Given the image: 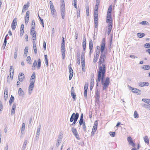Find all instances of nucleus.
<instances>
[{
  "instance_id": "obj_1",
  "label": "nucleus",
  "mask_w": 150,
  "mask_h": 150,
  "mask_svg": "<svg viewBox=\"0 0 150 150\" xmlns=\"http://www.w3.org/2000/svg\"><path fill=\"white\" fill-rule=\"evenodd\" d=\"M105 72V66L104 64H102V66L99 67L98 72L96 81L98 82L101 81V83L103 85V90H106L108 88L110 83L109 78L107 77L105 80H104Z\"/></svg>"
},
{
  "instance_id": "obj_2",
  "label": "nucleus",
  "mask_w": 150,
  "mask_h": 150,
  "mask_svg": "<svg viewBox=\"0 0 150 150\" xmlns=\"http://www.w3.org/2000/svg\"><path fill=\"white\" fill-rule=\"evenodd\" d=\"M79 114L78 113H76L75 114L74 113H73L71 115L70 121V122H72L73 121L74 122L72 124L70 125V126H75V124L79 118Z\"/></svg>"
},
{
  "instance_id": "obj_3",
  "label": "nucleus",
  "mask_w": 150,
  "mask_h": 150,
  "mask_svg": "<svg viewBox=\"0 0 150 150\" xmlns=\"http://www.w3.org/2000/svg\"><path fill=\"white\" fill-rule=\"evenodd\" d=\"M101 53V54L99 61L98 66L99 67L102 66V64H104L103 63L104 62V60L106 58L105 54L103 53Z\"/></svg>"
},
{
  "instance_id": "obj_4",
  "label": "nucleus",
  "mask_w": 150,
  "mask_h": 150,
  "mask_svg": "<svg viewBox=\"0 0 150 150\" xmlns=\"http://www.w3.org/2000/svg\"><path fill=\"white\" fill-rule=\"evenodd\" d=\"M105 42L104 38H103L101 42L100 45V51L101 53H103V52L105 48Z\"/></svg>"
},
{
  "instance_id": "obj_5",
  "label": "nucleus",
  "mask_w": 150,
  "mask_h": 150,
  "mask_svg": "<svg viewBox=\"0 0 150 150\" xmlns=\"http://www.w3.org/2000/svg\"><path fill=\"white\" fill-rule=\"evenodd\" d=\"M34 83H34V81L33 82L32 81V82H30L29 86L28 88V93L29 95H30L32 93L33 89L34 88Z\"/></svg>"
},
{
  "instance_id": "obj_6",
  "label": "nucleus",
  "mask_w": 150,
  "mask_h": 150,
  "mask_svg": "<svg viewBox=\"0 0 150 150\" xmlns=\"http://www.w3.org/2000/svg\"><path fill=\"white\" fill-rule=\"evenodd\" d=\"M17 18H14L13 20L12 23L11 24V28L12 29L14 30H15L16 26L17 25Z\"/></svg>"
},
{
  "instance_id": "obj_7",
  "label": "nucleus",
  "mask_w": 150,
  "mask_h": 150,
  "mask_svg": "<svg viewBox=\"0 0 150 150\" xmlns=\"http://www.w3.org/2000/svg\"><path fill=\"white\" fill-rule=\"evenodd\" d=\"M62 138H63L62 134H59V137L57 139V143L56 144V146H59L60 144L61 143V142H62Z\"/></svg>"
},
{
  "instance_id": "obj_8",
  "label": "nucleus",
  "mask_w": 150,
  "mask_h": 150,
  "mask_svg": "<svg viewBox=\"0 0 150 150\" xmlns=\"http://www.w3.org/2000/svg\"><path fill=\"white\" fill-rule=\"evenodd\" d=\"M100 91L98 88H96V91H95V95L96 96V99L97 100H99V99L100 98Z\"/></svg>"
},
{
  "instance_id": "obj_9",
  "label": "nucleus",
  "mask_w": 150,
  "mask_h": 150,
  "mask_svg": "<svg viewBox=\"0 0 150 150\" xmlns=\"http://www.w3.org/2000/svg\"><path fill=\"white\" fill-rule=\"evenodd\" d=\"M25 76L24 74L22 73H20L18 76V79L19 81L22 82L23 81L24 78Z\"/></svg>"
},
{
  "instance_id": "obj_10",
  "label": "nucleus",
  "mask_w": 150,
  "mask_h": 150,
  "mask_svg": "<svg viewBox=\"0 0 150 150\" xmlns=\"http://www.w3.org/2000/svg\"><path fill=\"white\" fill-rule=\"evenodd\" d=\"M69 70L70 73L69 79L70 80L72 79L73 75V71L71 67H69Z\"/></svg>"
},
{
  "instance_id": "obj_11",
  "label": "nucleus",
  "mask_w": 150,
  "mask_h": 150,
  "mask_svg": "<svg viewBox=\"0 0 150 150\" xmlns=\"http://www.w3.org/2000/svg\"><path fill=\"white\" fill-rule=\"evenodd\" d=\"M30 15V12L29 11H27L26 13V16L25 19V23L26 24H27L29 20Z\"/></svg>"
},
{
  "instance_id": "obj_12",
  "label": "nucleus",
  "mask_w": 150,
  "mask_h": 150,
  "mask_svg": "<svg viewBox=\"0 0 150 150\" xmlns=\"http://www.w3.org/2000/svg\"><path fill=\"white\" fill-rule=\"evenodd\" d=\"M16 105V103H14L13 104L11 112V115H13L15 113Z\"/></svg>"
},
{
  "instance_id": "obj_13",
  "label": "nucleus",
  "mask_w": 150,
  "mask_h": 150,
  "mask_svg": "<svg viewBox=\"0 0 150 150\" xmlns=\"http://www.w3.org/2000/svg\"><path fill=\"white\" fill-rule=\"evenodd\" d=\"M131 88V90L133 93L138 94H140L141 91L137 88Z\"/></svg>"
},
{
  "instance_id": "obj_14",
  "label": "nucleus",
  "mask_w": 150,
  "mask_h": 150,
  "mask_svg": "<svg viewBox=\"0 0 150 150\" xmlns=\"http://www.w3.org/2000/svg\"><path fill=\"white\" fill-rule=\"evenodd\" d=\"M149 85V83L147 82H140L139 83V85L141 87L144 86H148Z\"/></svg>"
},
{
  "instance_id": "obj_15",
  "label": "nucleus",
  "mask_w": 150,
  "mask_h": 150,
  "mask_svg": "<svg viewBox=\"0 0 150 150\" xmlns=\"http://www.w3.org/2000/svg\"><path fill=\"white\" fill-rule=\"evenodd\" d=\"M62 5L61 6V11H65L64 2V0H61Z\"/></svg>"
},
{
  "instance_id": "obj_16",
  "label": "nucleus",
  "mask_w": 150,
  "mask_h": 150,
  "mask_svg": "<svg viewBox=\"0 0 150 150\" xmlns=\"http://www.w3.org/2000/svg\"><path fill=\"white\" fill-rule=\"evenodd\" d=\"M30 34L32 35V39L33 40H35L36 39V32L34 31L33 32L30 31Z\"/></svg>"
},
{
  "instance_id": "obj_17",
  "label": "nucleus",
  "mask_w": 150,
  "mask_h": 150,
  "mask_svg": "<svg viewBox=\"0 0 150 150\" xmlns=\"http://www.w3.org/2000/svg\"><path fill=\"white\" fill-rule=\"evenodd\" d=\"M127 141L132 146H135V144L133 143L131 137H128L127 138Z\"/></svg>"
},
{
  "instance_id": "obj_18",
  "label": "nucleus",
  "mask_w": 150,
  "mask_h": 150,
  "mask_svg": "<svg viewBox=\"0 0 150 150\" xmlns=\"http://www.w3.org/2000/svg\"><path fill=\"white\" fill-rule=\"evenodd\" d=\"M35 72H33L32 75L31 76V78L30 80V82L34 81V83L35 82Z\"/></svg>"
},
{
  "instance_id": "obj_19",
  "label": "nucleus",
  "mask_w": 150,
  "mask_h": 150,
  "mask_svg": "<svg viewBox=\"0 0 150 150\" xmlns=\"http://www.w3.org/2000/svg\"><path fill=\"white\" fill-rule=\"evenodd\" d=\"M111 14H107L106 21V23H108L110 22H112L111 20Z\"/></svg>"
},
{
  "instance_id": "obj_20",
  "label": "nucleus",
  "mask_w": 150,
  "mask_h": 150,
  "mask_svg": "<svg viewBox=\"0 0 150 150\" xmlns=\"http://www.w3.org/2000/svg\"><path fill=\"white\" fill-rule=\"evenodd\" d=\"M8 89L6 88L4 89V99L5 100H6L8 98Z\"/></svg>"
},
{
  "instance_id": "obj_21",
  "label": "nucleus",
  "mask_w": 150,
  "mask_h": 150,
  "mask_svg": "<svg viewBox=\"0 0 150 150\" xmlns=\"http://www.w3.org/2000/svg\"><path fill=\"white\" fill-rule=\"evenodd\" d=\"M83 122H84L83 121V113H82L79 121V125L80 126L82 125V124H83Z\"/></svg>"
},
{
  "instance_id": "obj_22",
  "label": "nucleus",
  "mask_w": 150,
  "mask_h": 150,
  "mask_svg": "<svg viewBox=\"0 0 150 150\" xmlns=\"http://www.w3.org/2000/svg\"><path fill=\"white\" fill-rule=\"evenodd\" d=\"M89 8L88 3L86 4V9L87 15L88 16L89 15Z\"/></svg>"
},
{
  "instance_id": "obj_23",
  "label": "nucleus",
  "mask_w": 150,
  "mask_h": 150,
  "mask_svg": "<svg viewBox=\"0 0 150 150\" xmlns=\"http://www.w3.org/2000/svg\"><path fill=\"white\" fill-rule=\"evenodd\" d=\"M41 125H39L38 128L36 133V137H38L40 135V130Z\"/></svg>"
},
{
  "instance_id": "obj_24",
  "label": "nucleus",
  "mask_w": 150,
  "mask_h": 150,
  "mask_svg": "<svg viewBox=\"0 0 150 150\" xmlns=\"http://www.w3.org/2000/svg\"><path fill=\"white\" fill-rule=\"evenodd\" d=\"M18 93L20 96H23L24 95V92L23 90L20 88L18 90Z\"/></svg>"
},
{
  "instance_id": "obj_25",
  "label": "nucleus",
  "mask_w": 150,
  "mask_h": 150,
  "mask_svg": "<svg viewBox=\"0 0 150 150\" xmlns=\"http://www.w3.org/2000/svg\"><path fill=\"white\" fill-rule=\"evenodd\" d=\"M144 142L147 144H149V139L148 138V137L147 136H145L143 137Z\"/></svg>"
},
{
  "instance_id": "obj_26",
  "label": "nucleus",
  "mask_w": 150,
  "mask_h": 150,
  "mask_svg": "<svg viewBox=\"0 0 150 150\" xmlns=\"http://www.w3.org/2000/svg\"><path fill=\"white\" fill-rule=\"evenodd\" d=\"M18 51V48L17 47H16L15 49V52L14 53V58L15 59H16L17 57V52Z\"/></svg>"
},
{
  "instance_id": "obj_27",
  "label": "nucleus",
  "mask_w": 150,
  "mask_h": 150,
  "mask_svg": "<svg viewBox=\"0 0 150 150\" xmlns=\"http://www.w3.org/2000/svg\"><path fill=\"white\" fill-rule=\"evenodd\" d=\"M38 64L37 66V69H40L41 67V61L40 59H39L37 61Z\"/></svg>"
},
{
  "instance_id": "obj_28",
  "label": "nucleus",
  "mask_w": 150,
  "mask_h": 150,
  "mask_svg": "<svg viewBox=\"0 0 150 150\" xmlns=\"http://www.w3.org/2000/svg\"><path fill=\"white\" fill-rule=\"evenodd\" d=\"M14 100V98L12 96H11L9 100V103L10 105H11L12 102H13Z\"/></svg>"
},
{
  "instance_id": "obj_29",
  "label": "nucleus",
  "mask_w": 150,
  "mask_h": 150,
  "mask_svg": "<svg viewBox=\"0 0 150 150\" xmlns=\"http://www.w3.org/2000/svg\"><path fill=\"white\" fill-rule=\"evenodd\" d=\"M112 5H110L108 8V11L107 12V14H111L112 11Z\"/></svg>"
},
{
  "instance_id": "obj_30",
  "label": "nucleus",
  "mask_w": 150,
  "mask_h": 150,
  "mask_svg": "<svg viewBox=\"0 0 150 150\" xmlns=\"http://www.w3.org/2000/svg\"><path fill=\"white\" fill-rule=\"evenodd\" d=\"M145 34L143 33H138L137 34V36L139 38H142L145 36Z\"/></svg>"
},
{
  "instance_id": "obj_31",
  "label": "nucleus",
  "mask_w": 150,
  "mask_h": 150,
  "mask_svg": "<svg viewBox=\"0 0 150 150\" xmlns=\"http://www.w3.org/2000/svg\"><path fill=\"white\" fill-rule=\"evenodd\" d=\"M62 55L63 59H64L65 56V50H61Z\"/></svg>"
},
{
  "instance_id": "obj_32",
  "label": "nucleus",
  "mask_w": 150,
  "mask_h": 150,
  "mask_svg": "<svg viewBox=\"0 0 150 150\" xmlns=\"http://www.w3.org/2000/svg\"><path fill=\"white\" fill-rule=\"evenodd\" d=\"M142 69L146 70H148L150 69V66L147 65H144L142 67Z\"/></svg>"
},
{
  "instance_id": "obj_33",
  "label": "nucleus",
  "mask_w": 150,
  "mask_h": 150,
  "mask_svg": "<svg viewBox=\"0 0 150 150\" xmlns=\"http://www.w3.org/2000/svg\"><path fill=\"white\" fill-rule=\"evenodd\" d=\"M93 43L92 40H90L89 41V48H93Z\"/></svg>"
},
{
  "instance_id": "obj_34",
  "label": "nucleus",
  "mask_w": 150,
  "mask_h": 150,
  "mask_svg": "<svg viewBox=\"0 0 150 150\" xmlns=\"http://www.w3.org/2000/svg\"><path fill=\"white\" fill-rule=\"evenodd\" d=\"M98 57L99 56L96 55L94 56L93 59V62L94 63L96 62L97 61L98 59Z\"/></svg>"
},
{
  "instance_id": "obj_35",
  "label": "nucleus",
  "mask_w": 150,
  "mask_h": 150,
  "mask_svg": "<svg viewBox=\"0 0 150 150\" xmlns=\"http://www.w3.org/2000/svg\"><path fill=\"white\" fill-rule=\"evenodd\" d=\"M81 61H85V52H82L81 53Z\"/></svg>"
},
{
  "instance_id": "obj_36",
  "label": "nucleus",
  "mask_w": 150,
  "mask_h": 150,
  "mask_svg": "<svg viewBox=\"0 0 150 150\" xmlns=\"http://www.w3.org/2000/svg\"><path fill=\"white\" fill-rule=\"evenodd\" d=\"M37 65V61L36 60H35L34 61V62L33 63V65L32 66V69L34 70V69H33V67H36Z\"/></svg>"
},
{
  "instance_id": "obj_37",
  "label": "nucleus",
  "mask_w": 150,
  "mask_h": 150,
  "mask_svg": "<svg viewBox=\"0 0 150 150\" xmlns=\"http://www.w3.org/2000/svg\"><path fill=\"white\" fill-rule=\"evenodd\" d=\"M51 12L52 15H53V17H54L56 16V11L55 9H53L51 10Z\"/></svg>"
},
{
  "instance_id": "obj_38",
  "label": "nucleus",
  "mask_w": 150,
  "mask_h": 150,
  "mask_svg": "<svg viewBox=\"0 0 150 150\" xmlns=\"http://www.w3.org/2000/svg\"><path fill=\"white\" fill-rule=\"evenodd\" d=\"M71 131L74 134L78 133V132H77L76 129L75 128H74L73 127H72L71 129Z\"/></svg>"
},
{
  "instance_id": "obj_39",
  "label": "nucleus",
  "mask_w": 150,
  "mask_h": 150,
  "mask_svg": "<svg viewBox=\"0 0 150 150\" xmlns=\"http://www.w3.org/2000/svg\"><path fill=\"white\" fill-rule=\"evenodd\" d=\"M134 116L135 118H137L139 117V115L137 111H135L134 114Z\"/></svg>"
},
{
  "instance_id": "obj_40",
  "label": "nucleus",
  "mask_w": 150,
  "mask_h": 150,
  "mask_svg": "<svg viewBox=\"0 0 150 150\" xmlns=\"http://www.w3.org/2000/svg\"><path fill=\"white\" fill-rule=\"evenodd\" d=\"M83 125L82 126V128L83 129V130L85 132H86V125H85V122L84 121L83 122Z\"/></svg>"
},
{
  "instance_id": "obj_41",
  "label": "nucleus",
  "mask_w": 150,
  "mask_h": 150,
  "mask_svg": "<svg viewBox=\"0 0 150 150\" xmlns=\"http://www.w3.org/2000/svg\"><path fill=\"white\" fill-rule=\"evenodd\" d=\"M28 49L27 47H26L24 50V54L25 55V56H27V53L28 52Z\"/></svg>"
},
{
  "instance_id": "obj_42",
  "label": "nucleus",
  "mask_w": 150,
  "mask_h": 150,
  "mask_svg": "<svg viewBox=\"0 0 150 150\" xmlns=\"http://www.w3.org/2000/svg\"><path fill=\"white\" fill-rule=\"evenodd\" d=\"M25 128V124L23 123L22 124V127L21 128V132L24 131Z\"/></svg>"
},
{
  "instance_id": "obj_43",
  "label": "nucleus",
  "mask_w": 150,
  "mask_h": 150,
  "mask_svg": "<svg viewBox=\"0 0 150 150\" xmlns=\"http://www.w3.org/2000/svg\"><path fill=\"white\" fill-rule=\"evenodd\" d=\"M14 70L13 67L12 66H11L10 67V72L11 73H12V74H13Z\"/></svg>"
},
{
  "instance_id": "obj_44",
  "label": "nucleus",
  "mask_w": 150,
  "mask_h": 150,
  "mask_svg": "<svg viewBox=\"0 0 150 150\" xmlns=\"http://www.w3.org/2000/svg\"><path fill=\"white\" fill-rule=\"evenodd\" d=\"M61 16L63 19L65 17V11H61Z\"/></svg>"
},
{
  "instance_id": "obj_45",
  "label": "nucleus",
  "mask_w": 150,
  "mask_h": 150,
  "mask_svg": "<svg viewBox=\"0 0 150 150\" xmlns=\"http://www.w3.org/2000/svg\"><path fill=\"white\" fill-rule=\"evenodd\" d=\"M74 136H75V137H76V139H78V140L80 139V137H79V136L78 133V132L76 134H74Z\"/></svg>"
},
{
  "instance_id": "obj_46",
  "label": "nucleus",
  "mask_w": 150,
  "mask_h": 150,
  "mask_svg": "<svg viewBox=\"0 0 150 150\" xmlns=\"http://www.w3.org/2000/svg\"><path fill=\"white\" fill-rule=\"evenodd\" d=\"M71 95L74 99V100H76V94H75V93H71Z\"/></svg>"
},
{
  "instance_id": "obj_47",
  "label": "nucleus",
  "mask_w": 150,
  "mask_h": 150,
  "mask_svg": "<svg viewBox=\"0 0 150 150\" xmlns=\"http://www.w3.org/2000/svg\"><path fill=\"white\" fill-rule=\"evenodd\" d=\"M144 46L146 48H150V44L146 43L144 44Z\"/></svg>"
},
{
  "instance_id": "obj_48",
  "label": "nucleus",
  "mask_w": 150,
  "mask_h": 150,
  "mask_svg": "<svg viewBox=\"0 0 150 150\" xmlns=\"http://www.w3.org/2000/svg\"><path fill=\"white\" fill-rule=\"evenodd\" d=\"M94 83V81L93 80L92 81H91V85H90V90H91L93 88V83Z\"/></svg>"
},
{
  "instance_id": "obj_49",
  "label": "nucleus",
  "mask_w": 150,
  "mask_h": 150,
  "mask_svg": "<svg viewBox=\"0 0 150 150\" xmlns=\"http://www.w3.org/2000/svg\"><path fill=\"white\" fill-rule=\"evenodd\" d=\"M87 90H84V96L85 98H87Z\"/></svg>"
},
{
  "instance_id": "obj_50",
  "label": "nucleus",
  "mask_w": 150,
  "mask_h": 150,
  "mask_svg": "<svg viewBox=\"0 0 150 150\" xmlns=\"http://www.w3.org/2000/svg\"><path fill=\"white\" fill-rule=\"evenodd\" d=\"M77 0H74V4L73 5L76 8H77V6L76 4Z\"/></svg>"
},
{
  "instance_id": "obj_51",
  "label": "nucleus",
  "mask_w": 150,
  "mask_h": 150,
  "mask_svg": "<svg viewBox=\"0 0 150 150\" xmlns=\"http://www.w3.org/2000/svg\"><path fill=\"white\" fill-rule=\"evenodd\" d=\"M115 132H111L110 133V135L112 137L115 136Z\"/></svg>"
},
{
  "instance_id": "obj_52",
  "label": "nucleus",
  "mask_w": 150,
  "mask_h": 150,
  "mask_svg": "<svg viewBox=\"0 0 150 150\" xmlns=\"http://www.w3.org/2000/svg\"><path fill=\"white\" fill-rule=\"evenodd\" d=\"M86 43H82V46L83 48V50L85 51L86 50Z\"/></svg>"
},
{
  "instance_id": "obj_53",
  "label": "nucleus",
  "mask_w": 150,
  "mask_h": 150,
  "mask_svg": "<svg viewBox=\"0 0 150 150\" xmlns=\"http://www.w3.org/2000/svg\"><path fill=\"white\" fill-rule=\"evenodd\" d=\"M88 87V83H86L84 86V90H87V89Z\"/></svg>"
},
{
  "instance_id": "obj_54",
  "label": "nucleus",
  "mask_w": 150,
  "mask_h": 150,
  "mask_svg": "<svg viewBox=\"0 0 150 150\" xmlns=\"http://www.w3.org/2000/svg\"><path fill=\"white\" fill-rule=\"evenodd\" d=\"M61 50H65L64 44L61 43Z\"/></svg>"
},
{
  "instance_id": "obj_55",
  "label": "nucleus",
  "mask_w": 150,
  "mask_h": 150,
  "mask_svg": "<svg viewBox=\"0 0 150 150\" xmlns=\"http://www.w3.org/2000/svg\"><path fill=\"white\" fill-rule=\"evenodd\" d=\"M99 4H96L95 7V11H98V5Z\"/></svg>"
},
{
  "instance_id": "obj_56",
  "label": "nucleus",
  "mask_w": 150,
  "mask_h": 150,
  "mask_svg": "<svg viewBox=\"0 0 150 150\" xmlns=\"http://www.w3.org/2000/svg\"><path fill=\"white\" fill-rule=\"evenodd\" d=\"M93 48H89L90 52H89V57H91V54L93 52Z\"/></svg>"
},
{
  "instance_id": "obj_57",
  "label": "nucleus",
  "mask_w": 150,
  "mask_h": 150,
  "mask_svg": "<svg viewBox=\"0 0 150 150\" xmlns=\"http://www.w3.org/2000/svg\"><path fill=\"white\" fill-rule=\"evenodd\" d=\"M109 23V24L108 26V28H112V22H110Z\"/></svg>"
},
{
  "instance_id": "obj_58",
  "label": "nucleus",
  "mask_w": 150,
  "mask_h": 150,
  "mask_svg": "<svg viewBox=\"0 0 150 150\" xmlns=\"http://www.w3.org/2000/svg\"><path fill=\"white\" fill-rule=\"evenodd\" d=\"M142 100L146 103H148L149 101V99L143 98L142 99Z\"/></svg>"
},
{
  "instance_id": "obj_59",
  "label": "nucleus",
  "mask_w": 150,
  "mask_h": 150,
  "mask_svg": "<svg viewBox=\"0 0 150 150\" xmlns=\"http://www.w3.org/2000/svg\"><path fill=\"white\" fill-rule=\"evenodd\" d=\"M35 28V25H32V27L30 31L31 32H34V31H35L34 30V29Z\"/></svg>"
},
{
  "instance_id": "obj_60",
  "label": "nucleus",
  "mask_w": 150,
  "mask_h": 150,
  "mask_svg": "<svg viewBox=\"0 0 150 150\" xmlns=\"http://www.w3.org/2000/svg\"><path fill=\"white\" fill-rule=\"evenodd\" d=\"M3 109V104L1 101H0V110H2Z\"/></svg>"
},
{
  "instance_id": "obj_61",
  "label": "nucleus",
  "mask_w": 150,
  "mask_h": 150,
  "mask_svg": "<svg viewBox=\"0 0 150 150\" xmlns=\"http://www.w3.org/2000/svg\"><path fill=\"white\" fill-rule=\"evenodd\" d=\"M43 47L45 50H46V43L45 41L43 42Z\"/></svg>"
},
{
  "instance_id": "obj_62",
  "label": "nucleus",
  "mask_w": 150,
  "mask_h": 150,
  "mask_svg": "<svg viewBox=\"0 0 150 150\" xmlns=\"http://www.w3.org/2000/svg\"><path fill=\"white\" fill-rule=\"evenodd\" d=\"M81 67L82 71L85 72L86 71L85 65H81Z\"/></svg>"
},
{
  "instance_id": "obj_63",
  "label": "nucleus",
  "mask_w": 150,
  "mask_h": 150,
  "mask_svg": "<svg viewBox=\"0 0 150 150\" xmlns=\"http://www.w3.org/2000/svg\"><path fill=\"white\" fill-rule=\"evenodd\" d=\"M24 30H20V35L21 37H22L24 33Z\"/></svg>"
},
{
  "instance_id": "obj_64",
  "label": "nucleus",
  "mask_w": 150,
  "mask_h": 150,
  "mask_svg": "<svg viewBox=\"0 0 150 150\" xmlns=\"http://www.w3.org/2000/svg\"><path fill=\"white\" fill-rule=\"evenodd\" d=\"M98 121L97 120H96L95 121V122H94L93 126L97 127V126H98Z\"/></svg>"
}]
</instances>
